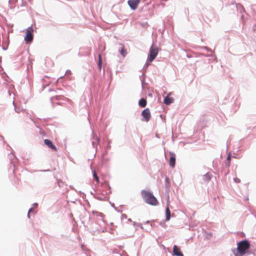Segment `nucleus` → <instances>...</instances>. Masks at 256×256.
Here are the masks:
<instances>
[{
  "mask_svg": "<svg viewBox=\"0 0 256 256\" xmlns=\"http://www.w3.org/2000/svg\"><path fill=\"white\" fill-rule=\"evenodd\" d=\"M141 195L146 203L154 206L158 204L157 199L154 196L152 193L146 190H142L141 192Z\"/></svg>",
  "mask_w": 256,
  "mask_h": 256,
  "instance_id": "f257e3e1",
  "label": "nucleus"
},
{
  "mask_svg": "<svg viewBox=\"0 0 256 256\" xmlns=\"http://www.w3.org/2000/svg\"><path fill=\"white\" fill-rule=\"evenodd\" d=\"M250 248L249 242L246 240H242L238 244L237 250L241 256L246 254V252Z\"/></svg>",
  "mask_w": 256,
  "mask_h": 256,
  "instance_id": "f03ea898",
  "label": "nucleus"
},
{
  "mask_svg": "<svg viewBox=\"0 0 256 256\" xmlns=\"http://www.w3.org/2000/svg\"><path fill=\"white\" fill-rule=\"evenodd\" d=\"M158 52V48L156 46L152 45L150 48V54L147 62H152L157 56Z\"/></svg>",
  "mask_w": 256,
  "mask_h": 256,
  "instance_id": "7ed1b4c3",
  "label": "nucleus"
},
{
  "mask_svg": "<svg viewBox=\"0 0 256 256\" xmlns=\"http://www.w3.org/2000/svg\"><path fill=\"white\" fill-rule=\"evenodd\" d=\"M33 29L32 27H29L26 30V35L24 37V40L27 43H30L33 40Z\"/></svg>",
  "mask_w": 256,
  "mask_h": 256,
  "instance_id": "20e7f679",
  "label": "nucleus"
},
{
  "mask_svg": "<svg viewBox=\"0 0 256 256\" xmlns=\"http://www.w3.org/2000/svg\"><path fill=\"white\" fill-rule=\"evenodd\" d=\"M142 116L144 118V120L146 122H148L151 118L150 110L148 108L144 109L142 112Z\"/></svg>",
  "mask_w": 256,
  "mask_h": 256,
  "instance_id": "39448f33",
  "label": "nucleus"
},
{
  "mask_svg": "<svg viewBox=\"0 0 256 256\" xmlns=\"http://www.w3.org/2000/svg\"><path fill=\"white\" fill-rule=\"evenodd\" d=\"M140 2V0H128V2L129 6L133 10L137 8Z\"/></svg>",
  "mask_w": 256,
  "mask_h": 256,
  "instance_id": "423d86ee",
  "label": "nucleus"
},
{
  "mask_svg": "<svg viewBox=\"0 0 256 256\" xmlns=\"http://www.w3.org/2000/svg\"><path fill=\"white\" fill-rule=\"evenodd\" d=\"M44 144L48 146L49 148H51L52 150H54L55 152L57 151V148L55 146H54L51 140L48 139H45L44 140Z\"/></svg>",
  "mask_w": 256,
  "mask_h": 256,
  "instance_id": "0eeeda50",
  "label": "nucleus"
},
{
  "mask_svg": "<svg viewBox=\"0 0 256 256\" xmlns=\"http://www.w3.org/2000/svg\"><path fill=\"white\" fill-rule=\"evenodd\" d=\"M170 160L169 161V164L170 166H172V168H174L175 166V163H176L175 154H174L172 152H170Z\"/></svg>",
  "mask_w": 256,
  "mask_h": 256,
  "instance_id": "6e6552de",
  "label": "nucleus"
},
{
  "mask_svg": "<svg viewBox=\"0 0 256 256\" xmlns=\"http://www.w3.org/2000/svg\"><path fill=\"white\" fill-rule=\"evenodd\" d=\"M173 252L176 256H184L182 253L180 252V248L176 245L174 246Z\"/></svg>",
  "mask_w": 256,
  "mask_h": 256,
  "instance_id": "1a4fd4ad",
  "label": "nucleus"
},
{
  "mask_svg": "<svg viewBox=\"0 0 256 256\" xmlns=\"http://www.w3.org/2000/svg\"><path fill=\"white\" fill-rule=\"evenodd\" d=\"M173 102L174 98L170 96V94H168L164 99V103L166 105L172 104Z\"/></svg>",
  "mask_w": 256,
  "mask_h": 256,
  "instance_id": "9d476101",
  "label": "nucleus"
},
{
  "mask_svg": "<svg viewBox=\"0 0 256 256\" xmlns=\"http://www.w3.org/2000/svg\"><path fill=\"white\" fill-rule=\"evenodd\" d=\"M166 220H169L170 218V212L169 208V202H167V207L166 210Z\"/></svg>",
  "mask_w": 256,
  "mask_h": 256,
  "instance_id": "9b49d317",
  "label": "nucleus"
},
{
  "mask_svg": "<svg viewBox=\"0 0 256 256\" xmlns=\"http://www.w3.org/2000/svg\"><path fill=\"white\" fill-rule=\"evenodd\" d=\"M146 103H147V102H146V99L141 98L139 100L138 104L140 106H141L142 108H144L146 106Z\"/></svg>",
  "mask_w": 256,
  "mask_h": 256,
  "instance_id": "f8f14e48",
  "label": "nucleus"
},
{
  "mask_svg": "<svg viewBox=\"0 0 256 256\" xmlns=\"http://www.w3.org/2000/svg\"><path fill=\"white\" fill-rule=\"evenodd\" d=\"M121 45H122V48H121L120 50V52L124 57L126 56L127 52H126V50H125L124 46L123 44H121Z\"/></svg>",
  "mask_w": 256,
  "mask_h": 256,
  "instance_id": "ddd939ff",
  "label": "nucleus"
},
{
  "mask_svg": "<svg viewBox=\"0 0 256 256\" xmlns=\"http://www.w3.org/2000/svg\"><path fill=\"white\" fill-rule=\"evenodd\" d=\"M102 65V56H101V54H98V67H99L100 69H101Z\"/></svg>",
  "mask_w": 256,
  "mask_h": 256,
  "instance_id": "4468645a",
  "label": "nucleus"
},
{
  "mask_svg": "<svg viewBox=\"0 0 256 256\" xmlns=\"http://www.w3.org/2000/svg\"><path fill=\"white\" fill-rule=\"evenodd\" d=\"M93 176H94V179L96 180V182L98 183L99 182V178H98L97 174H96V172H94Z\"/></svg>",
  "mask_w": 256,
  "mask_h": 256,
  "instance_id": "2eb2a0df",
  "label": "nucleus"
},
{
  "mask_svg": "<svg viewBox=\"0 0 256 256\" xmlns=\"http://www.w3.org/2000/svg\"><path fill=\"white\" fill-rule=\"evenodd\" d=\"M204 178L206 180V182L209 181L210 179V178L208 174H207L204 176Z\"/></svg>",
  "mask_w": 256,
  "mask_h": 256,
  "instance_id": "dca6fc26",
  "label": "nucleus"
},
{
  "mask_svg": "<svg viewBox=\"0 0 256 256\" xmlns=\"http://www.w3.org/2000/svg\"><path fill=\"white\" fill-rule=\"evenodd\" d=\"M234 181L236 183H240V180L238 178H234Z\"/></svg>",
  "mask_w": 256,
  "mask_h": 256,
  "instance_id": "f3484780",
  "label": "nucleus"
},
{
  "mask_svg": "<svg viewBox=\"0 0 256 256\" xmlns=\"http://www.w3.org/2000/svg\"><path fill=\"white\" fill-rule=\"evenodd\" d=\"M227 160H228V165H229L230 163V156H228V157L227 158Z\"/></svg>",
  "mask_w": 256,
  "mask_h": 256,
  "instance_id": "a211bd4d",
  "label": "nucleus"
},
{
  "mask_svg": "<svg viewBox=\"0 0 256 256\" xmlns=\"http://www.w3.org/2000/svg\"><path fill=\"white\" fill-rule=\"evenodd\" d=\"M166 181L168 182V183H169V179L168 178H166Z\"/></svg>",
  "mask_w": 256,
  "mask_h": 256,
  "instance_id": "6ab92c4d",
  "label": "nucleus"
},
{
  "mask_svg": "<svg viewBox=\"0 0 256 256\" xmlns=\"http://www.w3.org/2000/svg\"><path fill=\"white\" fill-rule=\"evenodd\" d=\"M148 64H149V63H148V62H147V63H146V65H147V66H148Z\"/></svg>",
  "mask_w": 256,
  "mask_h": 256,
  "instance_id": "aec40b11",
  "label": "nucleus"
},
{
  "mask_svg": "<svg viewBox=\"0 0 256 256\" xmlns=\"http://www.w3.org/2000/svg\"><path fill=\"white\" fill-rule=\"evenodd\" d=\"M235 256H238V255H237V254H235Z\"/></svg>",
  "mask_w": 256,
  "mask_h": 256,
  "instance_id": "412c9836",
  "label": "nucleus"
}]
</instances>
